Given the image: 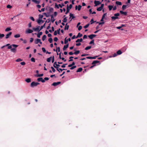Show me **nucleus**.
<instances>
[{"label":"nucleus","mask_w":147,"mask_h":147,"mask_svg":"<svg viewBox=\"0 0 147 147\" xmlns=\"http://www.w3.org/2000/svg\"><path fill=\"white\" fill-rule=\"evenodd\" d=\"M104 6V4H102L101 5L100 7H99L97 9V11H101L103 7Z\"/></svg>","instance_id":"4"},{"label":"nucleus","mask_w":147,"mask_h":147,"mask_svg":"<svg viewBox=\"0 0 147 147\" xmlns=\"http://www.w3.org/2000/svg\"><path fill=\"white\" fill-rule=\"evenodd\" d=\"M22 61V59L20 58H18L16 60V62H20Z\"/></svg>","instance_id":"45"},{"label":"nucleus","mask_w":147,"mask_h":147,"mask_svg":"<svg viewBox=\"0 0 147 147\" xmlns=\"http://www.w3.org/2000/svg\"><path fill=\"white\" fill-rule=\"evenodd\" d=\"M67 10L66 13H65L66 14H67V13H68L69 12V6L68 5H67Z\"/></svg>","instance_id":"21"},{"label":"nucleus","mask_w":147,"mask_h":147,"mask_svg":"<svg viewBox=\"0 0 147 147\" xmlns=\"http://www.w3.org/2000/svg\"><path fill=\"white\" fill-rule=\"evenodd\" d=\"M122 53V52L120 50H118L117 52V55H120Z\"/></svg>","instance_id":"33"},{"label":"nucleus","mask_w":147,"mask_h":147,"mask_svg":"<svg viewBox=\"0 0 147 147\" xmlns=\"http://www.w3.org/2000/svg\"><path fill=\"white\" fill-rule=\"evenodd\" d=\"M44 16H46V13H45V12L44 13H43V15L40 14L39 15V19H42V18Z\"/></svg>","instance_id":"6"},{"label":"nucleus","mask_w":147,"mask_h":147,"mask_svg":"<svg viewBox=\"0 0 147 147\" xmlns=\"http://www.w3.org/2000/svg\"><path fill=\"white\" fill-rule=\"evenodd\" d=\"M46 24V21H45L44 25L43 26H41L40 27V30H41L44 27V26H45V25Z\"/></svg>","instance_id":"37"},{"label":"nucleus","mask_w":147,"mask_h":147,"mask_svg":"<svg viewBox=\"0 0 147 147\" xmlns=\"http://www.w3.org/2000/svg\"><path fill=\"white\" fill-rule=\"evenodd\" d=\"M7 7L8 8H11L12 7V6L10 5H7Z\"/></svg>","instance_id":"58"},{"label":"nucleus","mask_w":147,"mask_h":147,"mask_svg":"<svg viewBox=\"0 0 147 147\" xmlns=\"http://www.w3.org/2000/svg\"><path fill=\"white\" fill-rule=\"evenodd\" d=\"M12 46L13 47H14L15 48H16L18 47V45H16L13 44L12 45Z\"/></svg>","instance_id":"62"},{"label":"nucleus","mask_w":147,"mask_h":147,"mask_svg":"<svg viewBox=\"0 0 147 147\" xmlns=\"http://www.w3.org/2000/svg\"><path fill=\"white\" fill-rule=\"evenodd\" d=\"M96 35L95 34H91L88 36V37L90 39H92L94 37H95Z\"/></svg>","instance_id":"13"},{"label":"nucleus","mask_w":147,"mask_h":147,"mask_svg":"<svg viewBox=\"0 0 147 147\" xmlns=\"http://www.w3.org/2000/svg\"><path fill=\"white\" fill-rule=\"evenodd\" d=\"M82 36V34H80V33H79L78 35L76 37V38H78Z\"/></svg>","instance_id":"25"},{"label":"nucleus","mask_w":147,"mask_h":147,"mask_svg":"<svg viewBox=\"0 0 147 147\" xmlns=\"http://www.w3.org/2000/svg\"><path fill=\"white\" fill-rule=\"evenodd\" d=\"M43 74H37L35 75V76L37 77H42V76H43Z\"/></svg>","instance_id":"26"},{"label":"nucleus","mask_w":147,"mask_h":147,"mask_svg":"<svg viewBox=\"0 0 147 147\" xmlns=\"http://www.w3.org/2000/svg\"><path fill=\"white\" fill-rule=\"evenodd\" d=\"M89 44H93V45L94 44V40H92L89 43Z\"/></svg>","instance_id":"46"},{"label":"nucleus","mask_w":147,"mask_h":147,"mask_svg":"<svg viewBox=\"0 0 147 147\" xmlns=\"http://www.w3.org/2000/svg\"><path fill=\"white\" fill-rule=\"evenodd\" d=\"M95 22L94 21L93 19L92 18L91 20V21H90V22H91L90 24H92L94 22Z\"/></svg>","instance_id":"57"},{"label":"nucleus","mask_w":147,"mask_h":147,"mask_svg":"<svg viewBox=\"0 0 147 147\" xmlns=\"http://www.w3.org/2000/svg\"><path fill=\"white\" fill-rule=\"evenodd\" d=\"M98 57V56H95L93 57H90V56L87 57H86V58H87V59H96L97 57Z\"/></svg>","instance_id":"10"},{"label":"nucleus","mask_w":147,"mask_h":147,"mask_svg":"<svg viewBox=\"0 0 147 147\" xmlns=\"http://www.w3.org/2000/svg\"><path fill=\"white\" fill-rule=\"evenodd\" d=\"M32 1L35 3L37 4H39L40 3V1H37V0H32Z\"/></svg>","instance_id":"28"},{"label":"nucleus","mask_w":147,"mask_h":147,"mask_svg":"<svg viewBox=\"0 0 147 147\" xmlns=\"http://www.w3.org/2000/svg\"><path fill=\"white\" fill-rule=\"evenodd\" d=\"M14 37L15 38H19L20 37V35L19 34H16L14 35Z\"/></svg>","instance_id":"36"},{"label":"nucleus","mask_w":147,"mask_h":147,"mask_svg":"<svg viewBox=\"0 0 147 147\" xmlns=\"http://www.w3.org/2000/svg\"><path fill=\"white\" fill-rule=\"evenodd\" d=\"M126 5H123L122 7V9L123 10H124L126 9Z\"/></svg>","instance_id":"38"},{"label":"nucleus","mask_w":147,"mask_h":147,"mask_svg":"<svg viewBox=\"0 0 147 147\" xmlns=\"http://www.w3.org/2000/svg\"><path fill=\"white\" fill-rule=\"evenodd\" d=\"M83 70V69L81 67H80L77 70L76 72H81Z\"/></svg>","instance_id":"27"},{"label":"nucleus","mask_w":147,"mask_h":147,"mask_svg":"<svg viewBox=\"0 0 147 147\" xmlns=\"http://www.w3.org/2000/svg\"><path fill=\"white\" fill-rule=\"evenodd\" d=\"M31 60L32 61L34 62L35 61V60L34 58L32 57L31 59Z\"/></svg>","instance_id":"63"},{"label":"nucleus","mask_w":147,"mask_h":147,"mask_svg":"<svg viewBox=\"0 0 147 147\" xmlns=\"http://www.w3.org/2000/svg\"><path fill=\"white\" fill-rule=\"evenodd\" d=\"M58 39L57 37H55L54 39V41L55 42H57L58 40Z\"/></svg>","instance_id":"59"},{"label":"nucleus","mask_w":147,"mask_h":147,"mask_svg":"<svg viewBox=\"0 0 147 147\" xmlns=\"http://www.w3.org/2000/svg\"><path fill=\"white\" fill-rule=\"evenodd\" d=\"M89 25H90L89 24H86V25L85 26H84V28H87L89 26Z\"/></svg>","instance_id":"52"},{"label":"nucleus","mask_w":147,"mask_h":147,"mask_svg":"<svg viewBox=\"0 0 147 147\" xmlns=\"http://www.w3.org/2000/svg\"><path fill=\"white\" fill-rule=\"evenodd\" d=\"M49 32L47 30V34H48V36L49 37H51L52 36L51 34H48Z\"/></svg>","instance_id":"44"},{"label":"nucleus","mask_w":147,"mask_h":147,"mask_svg":"<svg viewBox=\"0 0 147 147\" xmlns=\"http://www.w3.org/2000/svg\"><path fill=\"white\" fill-rule=\"evenodd\" d=\"M76 66L74 65V66H72V67H71L70 68V69L71 70H72V69H74L76 68Z\"/></svg>","instance_id":"50"},{"label":"nucleus","mask_w":147,"mask_h":147,"mask_svg":"<svg viewBox=\"0 0 147 147\" xmlns=\"http://www.w3.org/2000/svg\"><path fill=\"white\" fill-rule=\"evenodd\" d=\"M69 16H70V18H72V19H71V20L70 21H71L72 20V19H74V18L75 17L74 16V15L73 14H72L71 13H70V14H69Z\"/></svg>","instance_id":"17"},{"label":"nucleus","mask_w":147,"mask_h":147,"mask_svg":"<svg viewBox=\"0 0 147 147\" xmlns=\"http://www.w3.org/2000/svg\"><path fill=\"white\" fill-rule=\"evenodd\" d=\"M37 81L38 82H42L43 83L45 82V80H43L42 78H39L37 79Z\"/></svg>","instance_id":"11"},{"label":"nucleus","mask_w":147,"mask_h":147,"mask_svg":"<svg viewBox=\"0 0 147 147\" xmlns=\"http://www.w3.org/2000/svg\"><path fill=\"white\" fill-rule=\"evenodd\" d=\"M11 29V28L10 27H7L5 30V32H8Z\"/></svg>","instance_id":"34"},{"label":"nucleus","mask_w":147,"mask_h":147,"mask_svg":"<svg viewBox=\"0 0 147 147\" xmlns=\"http://www.w3.org/2000/svg\"><path fill=\"white\" fill-rule=\"evenodd\" d=\"M25 81L27 83H30V82H31V79L30 78H28L26 79L25 80Z\"/></svg>","instance_id":"19"},{"label":"nucleus","mask_w":147,"mask_h":147,"mask_svg":"<svg viewBox=\"0 0 147 147\" xmlns=\"http://www.w3.org/2000/svg\"><path fill=\"white\" fill-rule=\"evenodd\" d=\"M67 23L66 25L65 28V30H68L69 28V26L67 25Z\"/></svg>","instance_id":"32"},{"label":"nucleus","mask_w":147,"mask_h":147,"mask_svg":"<svg viewBox=\"0 0 147 147\" xmlns=\"http://www.w3.org/2000/svg\"><path fill=\"white\" fill-rule=\"evenodd\" d=\"M53 66L54 67H55V66H56V67H59L60 66V65H59V64H57V63L56 62H55L54 63L53 65Z\"/></svg>","instance_id":"16"},{"label":"nucleus","mask_w":147,"mask_h":147,"mask_svg":"<svg viewBox=\"0 0 147 147\" xmlns=\"http://www.w3.org/2000/svg\"><path fill=\"white\" fill-rule=\"evenodd\" d=\"M40 26H37L36 28H32L33 30L35 31L39 32L40 31Z\"/></svg>","instance_id":"2"},{"label":"nucleus","mask_w":147,"mask_h":147,"mask_svg":"<svg viewBox=\"0 0 147 147\" xmlns=\"http://www.w3.org/2000/svg\"><path fill=\"white\" fill-rule=\"evenodd\" d=\"M42 51H43L45 53L46 52V50L45 48L43 47L42 48Z\"/></svg>","instance_id":"60"},{"label":"nucleus","mask_w":147,"mask_h":147,"mask_svg":"<svg viewBox=\"0 0 147 147\" xmlns=\"http://www.w3.org/2000/svg\"><path fill=\"white\" fill-rule=\"evenodd\" d=\"M56 48L57 49H56V51L57 53V55H58L59 54L58 53L57 51H58V52H59L60 51V48L59 47H56Z\"/></svg>","instance_id":"22"},{"label":"nucleus","mask_w":147,"mask_h":147,"mask_svg":"<svg viewBox=\"0 0 147 147\" xmlns=\"http://www.w3.org/2000/svg\"><path fill=\"white\" fill-rule=\"evenodd\" d=\"M5 36V35L4 34H1L0 33V39L4 37Z\"/></svg>","instance_id":"41"},{"label":"nucleus","mask_w":147,"mask_h":147,"mask_svg":"<svg viewBox=\"0 0 147 147\" xmlns=\"http://www.w3.org/2000/svg\"><path fill=\"white\" fill-rule=\"evenodd\" d=\"M80 52V51H77L74 53V54L76 55H77L79 54Z\"/></svg>","instance_id":"39"},{"label":"nucleus","mask_w":147,"mask_h":147,"mask_svg":"<svg viewBox=\"0 0 147 147\" xmlns=\"http://www.w3.org/2000/svg\"><path fill=\"white\" fill-rule=\"evenodd\" d=\"M108 7L109 8V9L110 11H111L113 8V6L111 5H109L108 6Z\"/></svg>","instance_id":"47"},{"label":"nucleus","mask_w":147,"mask_h":147,"mask_svg":"<svg viewBox=\"0 0 147 147\" xmlns=\"http://www.w3.org/2000/svg\"><path fill=\"white\" fill-rule=\"evenodd\" d=\"M59 5H57L56 3L55 4V8H56L59 9Z\"/></svg>","instance_id":"48"},{"label":"nucleus","mask_w":147,"mask_h":147,"mask_svg":"<svg viewBox=\"0 0 147 147\" xmlns=\"http://www.w3.org/2000/svg\"><path fill=\"white\" fill-rule=\"evenodd\" d=\"M81 7H82V6L81 5H79L78 7V11L80 10Z\"/></svg>","instance_id":"55"},{"label":"nucleus","mask_w":147,"mask_h":147,"mask_svg":"<svg viewBox=\"0 0 147 147\" xmlns=\"http://www.w3.org/2000/svg\"><path fill=\"white\" fill-rule=\"evenodd\" d=\"M42 34V32H40L38 33L37 35V36L38 38H40V36Z\"/></svg>","instance_id":"20"},{"label":"nucleus","mask_w":147,"mask_h":147,"mask_svg":"<svg viewBox=\"0 0 147 147\" xmlns=\"http://www.w3.org/2000/svg\"><path fill=\"white\" fill-rule=\"evenodd\" d=\"M112 20H115L116 19H118L119 18L118 17H116V16H112L111 17Z\"/></svg>","instance_id":"23"},{"label":"nucleus","mask_w":147,"mask_h":147,"mask_svg":"<svg viewBox=\"0 0 147 147\" xmlns=\"http://www.w3.org/2000/svg\"><path fill=\"white\" fill-rule=\"evenodd\" d=\"M67 17H65L63 20V22H67Z\"/></svg>","instance_id":"40"},{"label":"nucleus","mask_w":147,"mask_h":147,"mask_svg":"<svg viewBox=\"0 0 147 147\" xmlns=\"http://www.w3.org/2000/svg\"><path fill=\"white\" fill-rule=\"evenodd\" d=\"M44 22V21L43 20H42L41 19H39L37 21V23L39 24H42V23H43Z\"/></svg>","instance_id":"8"},{"label":"nucleus","mask_w":147,"mask_h":147,"mask_svg":"<svg viewBox=\"0 0 147 147\" xmlns=\"http://www.w3.org/2000/svg\"><path fill=\"white\" fill-rule=\"evenodd\" d=\"M28 27L29 28H30L32 27V25L31 22L29 23L28 24Z\"/></svg>","instance_id":"61"},{"label":"nucleus","mask_w":147,"mask_h":147,"mask_svg":"<svg viewBox=\"0 0 147 147\" xmlns=\"http://www.w3.org/2000/svg\"><path fill=\"white\" fill-rule=\"evenodd\" d=\"M51 68L52 69V70L53 72H55V70L53 67H51Z\"/></svg>","instance_id":"56"},{"label":"nucleus","mask_w":147,"mask_h":147,"mask_svg":"<svg viewBox=\"0 0 147 147\" xmlns=\"http://www.w3.org/2000/svg\"><path fill=\"white\" fill-rule=\"evenodd\" d=\"M51 18L52 22H53L55 20V19L54 18L53 15L51 16Z\"/></svg>","instance_id":"31"},{"label":"nucleus","mask_w":147,"mask_h":147,"mask_svg":"<svg viewBox=\"0 0 147 147\" xmlns=\"http://www.w3.org/2000/svg\"><path fill=\"white\" fill-rule=\"evenodd\" d=\"M11 34H12V32H10L8 34H7L5 36V38L6 39H7L8 38H9V37L10 36V35Z\"/></svg>","instance_id":"12"},{"label":"nucleus","mask_w":147,"mask_h":147,"mask_svg":"<svg viewBox=\"0 0 147 147\" xmlns=\"http://www.w3.org/2000/svg\"><path fill=\"white\" fill-rule=\"evenodd\" d=\"M116 4L119 5H122V3L121 2L119 1H116L115 2Z\"/></svg>","instance_id":"30"},{"label":"nucleus","mask_w":147,"mask_h":147,"mask_svg":"<svg viewBox=\"0 0 147 147\" xmlns=\"http://www.w3.org/2000/svg\"><path fill=\"white\" fill-rule=\"evenodd\" d=\"M120 15V14L119 13H115L114 14V16H116V17H117V16H119Z\"/></svg>","instance_id":"49"},{"label":"nucleus","mask_w":147,"mask_h":147,"mask_svg":"<svg viewBox=\"0 0 147 147\" xmlns=\"http://www.w3.org/2000/svg\"><path fill=\"white\" fill-rule=\"evenodd\" d=\"M92 47L91 46H89L88 47H86L85 48V50H87L89 49H90Z\"/></svg>","instance_id":"35"},{"label":"nucleus","mask_w":147,"mask_h":147,"mask_svg":"<svg viewBox=\"0 0 147 147\" xmlns=\"http://www.w3.org/2000/svg\"><path fill=\"white\" fill-rule=\"evenodd\" d=\"M46 38V35H44L43 37H42V40L44 41V40H45V39Z\"/></svg>","instance_id":"53"},{"label":"nucleus","mask_w":147,"mask_h":147,"mask_svg":"<svg viewBox=\"0 0 147 147\" xmlns=\"http://www.w3.org/2000/svg\"><path fill=\"white\" fill-rule=\"evenodd\" d=\"M52 57H50L48 58L47 60V61L48 62H50L52 60Z\"/></svg>","instance_id":"29"},{"label":"nucleus","mask_w":147,"mask_h":147,"mask_svg":"<svg viewBox=\"0 0 147 147\" xmlns=\"http://www.w3.org/2000/svg\"><path fill=\"white\" fill-rule=\"evenodd\" d=\"M67 38H65L64 40V43L65 44H66L68 42V40H66Z\"/></svg>","instance_id":"54"},{"label":"nucleus","mask_w":147,"mask_h":147,"mask_svg":"<svg viewBox=\"0 0 147 147\" xmlns=\"http://www.w3.org/2000/svg\"><path fill=\"white\" fill-rule=\"evenodd\" d=\"M68 46L69 44H67L66 45H64L63 48V51L66 50V49L68 47Z\"/></svg>","instance_id":"15"},{"label":"nucleus","mask_w":147,"mask_h":147,"mask_svg":"<svg viewBox=\"0 0 147 147\" xmlns=\"http://www.w3.org/2000/svg\"><path fill=\"white\" fill-rule=\"evenodd\" d=\"M48 41L50 43H51L52 42L53 39L51 38H50L49 39Z\"/></svg>","instance_id":"42"},{"label":"nucleus","mask_w":147,"mask_h":147,"mask_svg":"<svg viewBox=\"0 0 147 147\" xmlns=\"http://www.w3.org/2000/svg\"><path fill=\"white\" fill-rule=\"evenodd\" d=\"M34 42L36 44H37L38 43H40V44H42V42L40 41V40L39 39H37L35 40Z\"/></svg>","instance_id":"5"},{"label":"nucleus","mask_w":147,"mask_h":147,"mask_svg":"<svg viewBox=\"0 0 147 147\" xmlns=\"http://www.w3.org/2000/svg\"><path fill=\"white\" fill-rule=\"evenodd\" d=\"M39 84V83L33 82L31 83L30 86L32 88H34V87L37 86Z\"/></svg>","instance_id":"1"},{"label":"nucleus","mask_w":147,"mask_h":147,"mask_svg":"<svg viewBox=\"0 0 147 147\" xmlns=\"http://www.w3.org/2000/svg\"><path fill=\"white\" fill-rule=\"evenodd\" d=\"M33 40V39L32 38H30V42H32Z\"/></svg>","instance_id":"64"},{"label":"nucleus","mask_w":147,"mask_h":147,"mask_svg":"<svg viewBox=\"0 0 147 147\" xmlns=\"http://www.w3.org/2000/svg\"><path fill=\"white\" fill-rule=\"evenodd\" d=\"M100 62V61L97 60L94 61L92 62V65H96L95 64H97V63H99Z\"/></svg>","instance_id":"14"},{"label":"nucleus","mask_w":147,"mask_h":147,"mask_svg":"<svg viewBox=\"0 0 147 147\" xmlns=\"http://www.w3.org/2000/svg\"><path fill=\"white\" fill-rule=\"evenodd\" d=\"M59 6L61 8H62L63 6H64V5L63 3H62L61 4H59Z\"/></svg>","instance_id":"51"},{"label":"nucleus","mask_w":147,"mask_h":147,"mask_svg":"<svg viewBox=\"0 0 147 147\" xmlns=\"http://www.w3.org/2000/svg\"><path fill=\"white\" fill-rule=\"evenodd\" d=\"M61 83V82H54L52 84V85L56 86L60 84Z\"/></svg>","instance_id":"9"},{"label":"nucleus","mask_w":147,"mask_h":147,"mask_svg":"<svg viewBox=\"0 0 147 147\" xmlns=\"http://www.w3.org/2000/svg\"><path fill=\"white\" fill-rule=\"evenodd\" d=\"M120 12L121 14H124L125 16H126L127 15V12H124L122 11H120Z\"/></svg>","instance_id":"18"},{"label":"nucleus","mask_w":147,"mask_h":147,"mask_svg":"<svg viewBox=\"0 0 147 147\" xmlns=\"http://www.w3.org/2000/svg\"><path fill=\"white\" fill-rule=\"evenodd\" d=\"M94 3L95 5L94 6H96L100 4L101 3L99 1H94Z\"/></svg>","instance_id":"7"},{"label":"nucleus","mask_w":147,"mask_h":147,"mask_svg":"<svg viewBox=\"0 0 147 147\" xmlns=\"http://www.w3.org/2000/svg\"><path fill=\"white\" fill-rule=\"evenodd\" d=\"M33 30H32L29 29H28L26 30L25 31V33L26 34L31 33L33 32Z\"/></svg>","instance_id":"3"},{"label":"nucleus","mask_w":147,"mask_h":147,"mask_svg":"<svg viewBox=\"0 0 147 147\" xmlns=\"http://www.w3.org/2000/svg\"><path fill=\"white\" fill-rule=\"evenodd\" d=\"M11 51L14 53H15L16 51V49L15 48H11Z\"/></svg>","instance_id":"43"},{"label":"nucleus","mask_w":147,"mask_h":147,"mask_svg":"<svg viewBox=\"0 0 147 147\" xmlns=\"http://www.w3.org/2000/svg\"><path fill=\"white\" fill-rule=\"evenodd\" d=\"M83 40V39L82 38H81L80 39H78L76 41V42L77 43L78 42H82Z\"/></svg>","instance_id":"24"}]
</instances>
